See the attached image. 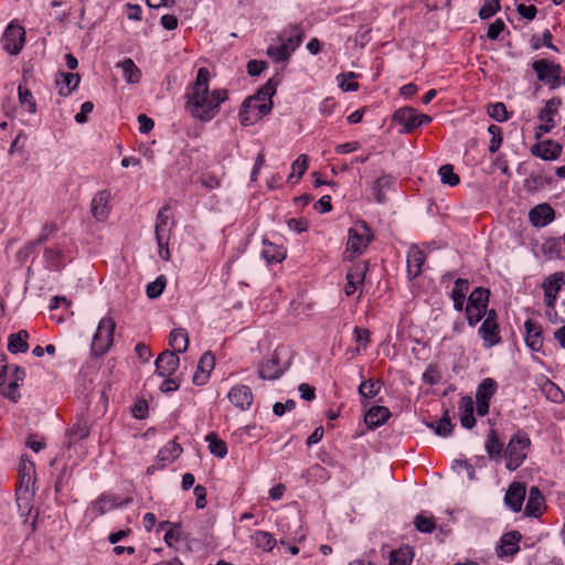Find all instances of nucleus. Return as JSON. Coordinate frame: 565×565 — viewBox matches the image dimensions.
<instances>
[{"label":"nucleus","instance_id":"27","mask_svg":"<svg viewBox=\"0 0 565 565\" xmlns=\"http://www.w3.org/2000/svg\"><path fill=\"white\" fill-rule=\"evenodd\" d=\"M391 416V412L385 406H373L371 407L365 416L364 422L370 428H376L383 425Z\"/></svg>","mask_w":565,"mask_h":565},{"label":"nucleus","instance_id":"61","mask_svg":"<svg viewBox=\"0 0 565 565\" xmlns=\"http://www.w3.org/2000/svg\"><path fill=\"white\" fill-rule=\"evenodd\" d=\"M354 340L363 350L366 349L370 342V331L365 328L355 327L354 331Z\"/></svg>","mask_w":565,"mask_h":565},{"label":"nucleus","instance_id":"46","mask_svg":"<svg viewBox=\"0 0 565 565\" xmlns=\"http://www.w3.org/2000/svg\"><path fill=\"white\" fill-rule=\"evenodd\" d=\"M267 54L275 62L286 61L291 55L288 44H280V45H276V46H269L267 49Z\"/></svg>","mask_w":565,"mask_h":565},{"label":"nucleus","instance_id":"26","mask_svg":"<svg viewBox=\"0 0 565 565\" xmlns=\"http://www.w3.org/2000/svg\"><path fill=\"white\" fill-rule=\"evenodd\" d=\"M475 403L470 396L461 397L459 402V417L462 427L471 429L476 425L473 416Z\"/></svg>","mask_w":565,"mask_h":565},{"label":"nucleus","instance_id":"58","mask_svg":"<svg viewBox=\"0 0 565 565\" xmlns=\"http://www.w3.org/2000/svg\"><path fill=\"white\" fill-rule=\"evenodd\" d=\"M469 290V282L466 279H457L451 291V299H466V295Z\"/></svg>","mask_w":565,"mask_h":565},{"label":"nucleus","instance_id":"64","mask_svg":"<svg viewBox=\"0 0 565 565\" xmlns=\"http://www.w3.org/2000/svg\"><path fill=\"white\" fill-rule=\"evenodd\" d=\"M544 391L547 397L555 403L561 402L564 397L563 392L553 383H547L544 386Z\"/></svg>","mask_w":565,"mask_h":565},{"label":"nucleus","instance_id":"22","mask_svg":"<svg viewBox=\"0 0 565 565\" xmlns=\"http://www.w3.org/2000/svg\"><path fill=\"white\" fill-rule=\"evenodd\" d=\"M564 282V274L556 273L547 277L543 284L544 298L547 307L552 308L556 299V295Z\"/></svg>","mask_w":565,"mask_h":565},{"label":"nucleus","instance_id":"40","mask_svg":"<svg viewBox=\"0 0 565 565\" xmlns=\"http://www.w3.org/2000/svg\"><path fill=\"white\" fill-rule=\"evenodd\" d=\"M489 301V290L484 288H476L468 298L467 306H473L478 308L487 309Z\"/></svg>","mask_w":565,"mask_h":565},{"label":"nucleus","instance_id":"6","mask_svg":"<svg viewBox=\"0 0 565 565\" xmlns=\"http://www.w3.org/2000/svg\"><path fill=\"white\" fill-rule=\"evenodd\" d=\"M20 486L17 489V501L20 509H22V501L24 503V510H29L28 497L30 495L32 484L35 481V466L32 461L22 459L20 466Z\"/></svg>","mask_w":565,"mask_h":565},{"label":"nucleus","instance_id":"12","mask_svg":"<svg viewBox=\"0 0 565 565\" xmlns=\"http://www.w3.org/2000/svg\"><path fill=\"white\" fill-rule=\"evenodd\" d=\"M111 194L108 190L99 191L92 200V214L97 221H105L110 212Z\"/></svg>","mask_w":565,"mask_h":565},{"label":"nucleus","instance_id":"10","mask_svg":"<svg viewBox=\"0 0 565 565\" xmlns=\"http://www.w3.org/2000/svg\"><path fill=\"white\" fill-rule=\"evenodd\" d=\"M24 41V29L19 24H14L13 22L9 23L2 36L3 49L8 53L15 55L22 50Z\"/></svg>","mask_w":565,"mask_h":565},{"label":"nucleus","instance_id":"43","mask_svg":"<svg viewBox=\"0 0 565 565\" xmlns=\"http://www.w3.org/2000/svg\"><path fill=\"white\" fill-rule=\"evenodd\" d=\"M440 180L444 184H448L449 186H456L460 182V178L458 174L454 172V168L451 164H444L438 170Z\"/></svg>","mask_w":565,"mask_h":565},{"label":"nucleus","instance_id":"39","mask_svg":"<svg viewBox=\"0 0 565 565\" xmlns=\"http://www.w3.org/2000/svg\"><path fill=\"white\" fill-rule=\"evenodd\" d=\"M63 84L60 86V95L68 96L74 89L77 88L81 77L75 73H63Z\"/></svg>","mask_w":565,"mask_h":565},{"label":"nucleus","instance_id":"31","mask_svg":"<svg viewBox=\"0 0 565 565\" xmlns=\"http://www.w3.org/2000/svg\"><path fill=\"white\" fill-rule=\"evenodd\" d=\"M117 67L121 70L122 77L128 84L139 83L141 72L131 58H126L122 62H119Z\"/></svg>","mask_w":565,"mask_h":565},{"label":"nucleus","instance_id":"19","mask_svg":"<svg viewBox=\"0 0 565 565\" xmlns=\"http://www.w3.org/2000/svg\"><path fill=\"white\" fill-rule=\"evenodd\" d=\"M532 154L543 160H554L562 152V146L553 140H545L531 147Z\"/></svg>","mask_w":565,"mask_h":565},{"label":"nucleus","instance_id":"36","mask_svg":"<svg viewBox=\"0 0 565 565\" xmlns=\"http://www.w3.org/2000/svg\"><path fill=\"white\" fill-rule=\"evenodd\" d=\"M413 558L414 552L412 547L403 546L391 553L388 565H411Z\"/></svg>","mask_w":565,"mask_h":565},{"label":"nucleus","instance_id":"8","mask_svg":"<svg viewBox=\"0 0 565 565\" xmlns=\"http://www.w3.org/2000/svg\"><path fill=\"white\" fill-rule=\"evenodd\" d=\"M532 67L536 72L537 78L552 88L561 85V66L558 64L546 60H537L533 62Z\"/></svg>","mask_w":565,"mask_h":565},{"label":"nucleus","instance_id":"60","mask_svg":"<svg viewBox=\"0 0 565 565\" xmlns=\"http://www.w3.org/2000/svg\"><path fill=\"white\" fill-rule=\"evenodd\" d=\"M57 230L56 225L54 223H47L43 226L42 228V233L41 235L39 236L38 239L31 242L26 248H33L35 247L36 245L43 243L44 241H46L49 238L50 235H52L53 233H55Z\"/></svg>","mask_w":565,"mask_h":565},{"label":"nucleus","instance_id":"23","mask_svg":"<svg viewBox=\"0 0 565 565\" xmlns=\"http://www.w3.org/2000/svg\"><path fill=\"white\" fill-rule=\"evenodd\" d=\"M284 373V369L279 365L278 352L259 365L258 375L263 380H277Z\"/></svg>","mask_w":565,"mask_h":565},{"label":"nucleus","instance_id":"42","mask_svg":"<svg viewBox=\"0 0 565 565\" xmlns=\"http://www.w3.org/2000/svg\"><path fill=\"white\" fill-rule=\"evenodd\" d=\"M179 525L169 521H163L159 524L160 530H166L163 541L168 546H173L179 541Z\"/></svg>","mask_w":565,"mask_h":565},{"label":"nucleus","instance_id":"51","mask_svg":"<svg viewBox=\"0 0 565 565\" xmlns=\"http://www.w3.org/2000/svg\"><path fill=\"white\" fill-rule=\"evenodd\" d=\"M416 529L422 533H430L435 530V521L434 518L427 516L425 514H418L415 518Z\"/></svg>","mask_w":565,"mask_h":565},{"label":"nucleus","instance_id":"25","mask_svg":"<svg viewBox=\"0 0 565 565\" xmlns=\"http://www.w3.org/2000/svg\"><path fill=\"white\" fill-rule=\"evenodd\" d=\"M525 328V342L532 351H540L543 347V338L541 335V327L532 321L526 320Z\"/></svg>","mask_w":565,"mask_h":565},{"label":"nucleus","instance_id":"21","mask_svg":"<svg viewBox=\"0 0 565 565\" xmlns=\"http://www.w3.org/2000/svg\"><path fill=\"white\" fill-rule=\"evenodd\" d=\"M228 398L234 406L241 409H247L253 403V394L248 386L237 385L228 392Z\"/></svg>","mask_w":565,"mask_h":565},{"label":"nucleus","instance_id":"33","mask_svg":"<svg viewBox=\"0 0 565 565\" xmlns=\"http://www.w3.org/2000/svg\"><path fill=\"white\" fill-rule=\"evenodd\" d=\"M29 333L25 330H20L18 333L10 334L8 339V350L11 353L25 352L28 345Z\"/></svg>","mask_w":565,"mask_h":565},{"label":"nucleus","instance_id":"59","mask_svg":"<svg viewBox=\"0 0 565 565\" xmlns=\"http://www.w3.org/2000/svg\"><path fill=\"white\" fill-rule=\"evenodd\" d=\"M552 41V33L548 30H545L541 40L539 36H532L531 39V45L534 50H537L541 47V45H545L550 49L556 50V47L551 43Z\"/></svg>","mask_w":565,"mask_h":565},{"label":"nucleus","instance_id":"32","mask_svg":"<svg viewBox=\"0 0 565 565\" xmlns=\"http://www.w3.org/2000/svg\"><path fill=\"white\" fill-rule=\"evenodd\" d=\"M169 343L173 349V352H185L189 345V337L186 331L182 328L173 329L169 335Z\"/></svg>","mask_w":565,"mask_h":565},{"label":"nucleus","instance_id":"52","mask_svg":"<svg viewBox=\"0 0 565 565\" xmlns=\"http://www.w3.org/2000/svg\"><path fill=\"white\" fill-rule=\"evenodd\" d=\"M355 74L353 72L349 73H342L338 76V82L342 90L344 92H355L359 88V84L353 81L348 79H354Z\"/></svg>","mask_w":565,"mask_h":565},{"label":"nucleus","instance_id":"17","mask_svg":"<svg viewBox=\"0 0 565 565\" xmlns=\"http://www.w3.org/2000/svg\"><path fill=\"white\" fill-rule=\"evenodd\" d=\"M529 217L534 226L544 227L554 220L555 212L548 204L542 203L529 212Z\"/></svg>","mask_w":565,"mask_h":565},{"label":"nucleus","instance_id":"53","mask_svg":"<svg viewBox=\"0 0 565 565\" xmlns=\"http://www.w3.org/2000/svg\"><path fill=\"white\" fill-rule=\"evenodd\" d=\"M380 392V384L372 381H364L359 386V393L364 398H373Z\"/></svg>","mask_w":565,"mask_h":565},{"label":"nucleus","instance_id":"16","mask_svg":"<svg viewBox=\"0 0 565 565\" xmlns=\"http://www.w3.org/2000/svg\"><path fill=\"white\" fill-rule=\"evenodd\" d=\"M525 495V486L520 482H513L505 493L504 502L512 511L519 512L522 509Z\"/></svg>","mask_w":565,"mask_h":565},{"label":"nucleus","instance_id":"1","mask_svg":"<svg viewBox=\"0 0 565 565\" xmlns=\"http://www.w3.org/2000/svg\"><path fill=\"white\" fill-rule=\"evenodd\" d=\"M210 73L207 68L198 71L196 79L185 94V107L192 117L201 121L212 120L218 113L220 106L227 99L226 89H209Z\"/></svg>","mask_w":565,"mask_h":565},{"label":"nucleus","instance_id":"5","mask_svg":"<svg viewBox=\"0 0 565 565\" xmlns=\"http://www.w3.org/2000/svg\"><path fill=\"white\" fill-rule=\"evenodd\" d=\"M116 323L113 318L100 319L93 337L92 352L94 355H103L111 348Z\"/></svg>","mask_w":565,"mask_h":565},{"label":"nucleus","instance_id":"57","mask_svg":"<svg viewBox=\"0 0 565 565\" xmlns=\"http://www.w3.org/2000/svg\"><path fill=\"white\" fill-rule=\"evenodd\" d=\"M500 9L499 0H487L479 10L481 19H489Z\"/></svg>","mask_w":565,"mask_h":565},{"label":"nucleus","instance_id":"2","mask_svg":"<svg viewBox=\"0 0 565 565\" xmlns=\"http://www.w3.org/2000/svg\"><path fill=\"white\" fill-rule=\"evenodd\" d=\"M276 88L277 81L270 78L254 96L245 99L238 115L243 126L254 125L271 111Z\"/></svg>","mask_w":565,"mask_h":565},{"label":"nucleus","instance_id":"11","mask_svg":"<svg viewBox=\"0 0 565 565\" xmlns=\"http://www.w3.org/2000/svg\"><path fill=\"white\" fill-rule=\"evenodd\" d=\"M180 359L177 352L163 351L156 360V372L159 376H170L179 367Z\"/></svg>","mask_w":565,"mask_h":565},{"label":"nucleus","instance_id":"20","mask_svg":"<svg viewBox=\"0 0 565 565\" xmlns=\"http://www.w3.org/2000/svg\"><path fill=\"white\" fill-rule=\"evenodd\" d=\"M426 260L425 253L417 246H412L407 253V274L411 279L422 274L423 264Z\"/></svg>","mask_w":565,"mask_h":565},{"label":"nucleus","instance_id":"15","mask_svg":"<svg viewBox=\"0 0 565 565\" xmlns=\"http://www.w3.org/2000/svg\"><path fill=\"white\" fill-rule=\"evenodd\" d=\"M367 270L365 263L355 264L347 274V284L344 286V292L347 296L353 295L358 287L363 284L365 273Z\"/></svg>","mask_w":565,"mask_h":565},{"label":"nucleus","instance_id":"29","mask_svg":"<svg viewBox=\"0 0 565 565\" xmlns=\"http://www.w3.org/2000/svg\"><path fill=\"white\" fill-rule=\"evenodd\" d=\"M521 534L516 531L505 533L500 540V554L513 555L519 551Z\"/></svg>","mask_w":565,"mask_h":565},{"label":"nucleus","instance_id":"49","mask_svg":"<svg viewBox=\"0 0 565 565\" xmlns=\"http://www.w3.org/2000/svg\"><path fill=\"white\" fill-rule=\"evenodd\" d=\"M488 115L497 121L503 122L509 119L507 107L503 103L489 105Z\"/></svg>","mask_w":565,"mask_h":565},{"label":"nucleus","instance_id":"44","mask_svg":"<svg viewBox=\"0 0 565 565\" xmlns=\"http://www.w3.org/2000/svg\"><path fill=\"white\" fill-rule=\"evenodd\" d=\"M18 95L21 106L25 107L29 113L34 114L36 111V104L32 93L28 88L20 85L18 87Z\"/></svg>","mask_w":565,"mask_h":565},{"label":"nucleus","instance_id":"18","mask_svg":"<svg viewBox=\"0 0 565 565\" xmlns=\"http://www.w3.org/2000/svg\"><path fill=\"white\" fill-rule=\"evenodd\" d=\"M478 332L483 341L484 348H492L501 341L499 335V324L497 321H492L491 319H484Z\"/></svg>","mask_w":565,"mask_h":565},{"label":"nucleus","instance_id":"55","mask_svg":"<svg viewBox=\"0 0 565 565\" xmlns=\"http://www.w3.org/2000/svg\"><path fill=\"white\" fill-rule=\"evenodd\" d=\"M484 308H478L473 306H467L466 307V315L469 326L473 327L476 326L486 315Z\"/></svg>","mask_w":565,"mask_h":565},{"label":"nucleus","instance_id":"24","mask_svg":"<svg viewBox=\"0 0 565 565\" xmlns=\"http://www.w3.org/2000/svg\"><path fill=\"white\" fill-rule=\"evenodd\" d=\"M394 120L403 126V132H411L415 128H417L416 118L417 113L412 107H403L394 113Z\"/></svg>","mask_w":565,"mask_h":565},{"label":"nucleus","instance_id":"63","mask_svg":"<svg viewBox=\"0 0 565 565\" xmlns=\"http://www.w3.org/2000/svg\"><path fill=\"white\" fill-rule=\"evenodd\" d=\"M292 34L282 43L288 44L290 53H292L301 43V31L298 26H292Z\"/></svg>","mask_w":565,"mask_h":565},{"label":"nucleus","instance_id":"35","mask_svg":"<svg viewBox=\"0 0 565 565\" xmlns=\"http://www.w3.org/2000/svg\"><path fill=\"white\" fill-rule=\"evenodd\" d=\"M90 431L89 422L85 418L78 419L68 430L67 436L71 441L76 443L88 437Z\"/></svg>","mask_w":565,"mask_h":565},{"label":"nucleus","instance_id":"28","mask_svg":"<svg viewBox=\"0 0 565 565\" xmlns=\"http://www.w3.org/2000/svg\"><path fill=\"white\" fill-rule=\"evenodd\" d=\"M544 505V499L536 487H532L529 491L527 502L525 505V515L537 518L541 515Z\"/></svg>","mask_w":565,"mask_h":565},{"label":"nucleus","instance_id":"34","mask_svg":"<svg viewBox=\"0 0 565 565\" xmlns=\"http://www.w3.org/2000/svg\"><path fill=\"white\" fill-rule=\"evenodd\" d=\"M250 539L253 544L264 552H270L277 544L275 537L267 531H256Z\"/></svg>","mask_w":565,"mask_h":565},{"label":"nucleus","instance_id":"13","mask_svg":"<svg viewBox=\"0 0 565 565\" xmlns=\"http://www.w3.org/2000/svg\"><path fill=\"white\" fill-rule=\"evenodd\" d=\"M215 366V359L211 352H205L199 360L198 367L195 373L193 374V383L195 385H204L209 377L210 373Z\"/></svg>","mask_w":565,"mask_h":565},{"label":"nucleus","instance_id":"47","mask_svg":"<svg viewBox=\"0 0 565 565\" xmlns=\"http://www.w3.org/2000/svg\"><path fill=\"white\" fill-rule=\"evenodd\" d=\"M307 169H308V157L306 154H300L292 162V166H291L292 171L288 177V181H291L296 173H297L296 181H298L303 175V173L307 171Z\"/></svg>","mask_w":565,"mask_h":565},{"label":"nucleus","instance_id":"9","mask_svg":"<svg viewBox=\"0 0 565 565\" xmlns=\"http://www.w3.org/2000/svg\"><path fill=\"white\" fill-rule=\"evenodd\" d=\"M498 388L497 382L491 377H486L478 385L476 391V403H477V414L479 416H484L489 412L490 401L495 394Z\"/></svg>","mask_w":565,"mask_h":565},{"label":"nucleus","instance_id":"4","mask_svg":"<svg viewBox=\"0 0 565 565\" xmlns=\"http://www.w3.org/2000/svg\"><path fill=\"white\" fill-rule=\"evenodd\" d=\"M531 441L525 433L519 431L510 439L505 451V467L510 471L516 470L526 459V449Z\"/></svg>","mask_w":565,"mask_h":565},{"label":"nucleus","instance_id":"41","mask_svg":"<svg viewBox=\"0 0 565 565\" xmlns=\"http://www.w3.org/2000/svg\"><path fill=\"white\" fill-rule=\"evenodd\" d=\"M484 446L490 458H495L501 455L503 445L495 430H490Z\"/></svg>","mask_w":565,"mask_h":565},{"label":"nucleus","instance_id":"37","mask_svg":"<svg viewBox=\"0 0 565 565\" xmlns=\"http://www.w3.org/2000/svg\"><path fill=\"white\" fill-rule=\"evenodd\" d=\"M262 256L267 263H280L286 258V250L271 243L264 244Z\"/></svg>","mask_w":565,"mask_h":565},{"label":"nucleus","instance_id":"3","mask_svg":"<svg viewBox=\"0 0 565 565\" xmlns=\"http://www.w3.org/2000/svg\"><path fill=\"white\" fill-rule=\"evenodd\" d=\"M373 236L370 227L364 221L356 222L348 232L345 254L349 259L361 255L371 243Z\"/></svg>","mask_w":565,"mask_h":565},{"label":"nucleus","instance_id":"54","mask_svg":"<svg viewBox=\"0 0 565 565\" xmlns=\"http://www.w3.org/2000/svg\"><path fill=\"white\" fill-rule=\"evenodd\" d=\"M488 132L491 135V140L489 145V151L494 153L498 151L502 143V135L501 129L495 125H490L488 128Z\"/></svg>","mask_w":565,"mask_h":565},{"label":"nucleus","instance_id":"56","mask_svg":"<svg viewBox=\"0 0 565 565\" xmlns=\"http://www.w3.org/2000/svg\"><path fill=\"white\" fill-rule=\"evenodd\" d=\"M117 505L116 503V500L111 497H102L99 498L93 509L98 513V514H104L106 513L107 511L111 510L113 508H115Z\"/></svg>","mask_w":565,"mask_h":565},{"label":"nucleus","instance_id":"14","mask_svg":"<svg viewBox=\"0 0 565 565\" xmlns=\"http://www.w3.org/2000/svg\"><path fill=\"white\" fill-rule=\"evenodd\" d=\"M168 207L163 206L159 210L157 220H156V239L157 243H164L166 241H170V234L173 226V222L170 220V215L168 214Z\"/></svg>","mask_w":565,"mask_h":565},{"label":"nucleus","instance_id":"50","mask_svg":"<svg viewBox=\"0 0 565 565\" xmlns=\"http://www.w3.org/2000/svg\"><path fill=\"white\" fill-rule=\"evenodd\" d=\"M430 428H433L438 436L447 437L451 434L452 425L450 418L445 415L436 424H431Z\"/></svg>","mask_w":565,"mask_h":565},{"label":"nucleus","instance_id":"7","mask_svg":"<svg viewBox=\"0 0 565 565\" xmlns=\"http://www.w3.org/2000/svg\"><path fill=\"white\" fill-rule=\"evenodd\" d=\"M562 100L558 97L546 102L544 108L539 113L540 125L535 128V138L540 139L544 134L550 132L555 126V117L558 116V108Z\"/></svg>","mask_w":565,"mask_h":565},{"label":"nucleus","instance_id":"38","mask_svg":"<svg viewBox=\"0 0 565 565\" xmlns=\"http://www.w3.org/2000/svg\"><path fill=\"white\" fill-rule=\"evenodd\" d=\"M205 440L209 444V450L217 458H224L227 455L226 444L220 439L216 434L210 433L206 435Z\"/></svg>","mask_w":565,"mask_h":565},{"label":"nucleus","instance_id":"62","mask_svg":"<svg viewBox=\"0 0 565 565\" xmlns=\"http://www.w3.org/2000/svg\"><path fill=\"white\" fill-rule=\"evenodd\" d=\"M44 258L52 269L60 267L61 252L58 249L47 248L44 252Z\"/></svg>","mask_w":565,"mask_h":565},{"label":"nucleus","instance_id":"48","mask_svg":"<svg viewBox=\"0 0 565 565\" xmlns=\"http://www.w3.org/2000/svg\"><path fill=\"white\" fill-rule=\"evenodd\" d=\"M166 284H167L166 277L159 276L154 281L148 284L147 289H146L147 296L150 299L158 298L163 292V290L166 288Z\"/></svg>","mask_w":565,"mask_h":565},{"label":"nucleus","instance_id":"45","mask_svg":"<svg viewBox=\"0 0 565 565\" xmlns=\"http://www.w3.org/2000/svg\"><path fill=\"white\" fill-rule=\"evenodd\" d=\"M393 181L390 177L383 175L379 178L373 185V193L377 203H383L385 200L384 190L390 189Z\"/></svg>","mask_w":565,"mask_h":565},{"label":"nucleus","instance_id":"30","mask_svg":"<svg viewBox=\"0 0 565 565\" xmlns=\"http://www.w3.org/2000/svg\"><path fill=\"white\" fill-rule=\"evenodd\" d=\"M181 452V446L171 440L159 450L158 460L161 462V466L164 467L166 465L173 462Z\"/></svg>","mask_w":565,"mask_h":565}]
</instances>
